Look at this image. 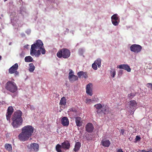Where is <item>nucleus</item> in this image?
<instances>
[{
  "label": "nucleus",
  "instance_id": "obj_17",
  "mask_svg": "<svg viewBox=\"0 0 152 152\" xmlns=\"http://www.w3.org/2000/svg\"><path fill=\"white\" fill-rule=\"evenodd\" d=\"M41 50H37L36 49H34V51H33L32 52V49H31L30 50V54L32 56L35 55L36 57H39L41 54Z\"/></svg>",
  "mask_w": 152,
  "mask_h": 152
},
{
  "label": "nucleus",
  "instance_id": "obj_49",
  "mask_svg": "<svg viewBox=\"0 0 152 152\" xmlns=\"http://www.w3.org/2000/svg\"><path fill=\"white\" fill-rule=\"evenodd\" d=\"M7 0H4V1H7Z\"/></svg>",
  "mask_w": 152,
  "mask_h": 152
},
{
  "label": "nucleus",
  "instance_id": "obj_9",
  "mask_svg": "<svg viewBox=\"0 0 152 152\" xmlns=\"http://www.w3.org/2000/svg\"><path fill=\"white\" fill-rule=\"evenodd\" d=\"M73 73V72L72 70H71L69 73L68 78L70 82L71 83H73L78 79V77L74 75Z\"/></svg>",
  "mask_w": 152,
  "mask_h": 152
},
{
  "label": "nucleus",
  "instance_id": "obj_36",
  "mask_svg": "<svg viewBox=\"0 0 152 152\" xmlns=\"http://www.w3.org/2000/svg\"><path fill=\"white\" fill-rule=\"evenodd\" d=\"M88 136H85L87 140H91L92 139V137L90 136L88 134Z\"/></svg>",
  "mask_w": 152,
  "mask_h": 152
},
{
  "label": "nucleus",
  "instance_id": "obj_35",
  "mask_svg": "<svg viewBox=\"0 0 152 152\" xmlns=\"http://www.w3.org/2000/svg\"><path fill=\"white\" fill-rule=\"evenodd\" d=\"M91 102V99H87L86 100V103L87 104H89Z\"/></svg>",
  "mask_w": 152,
  "mask_h": 152
},
{
  "label": "nucleus",
  "instance_id": "obj_23",
  "mask_svg": "<svg viewBox=\"0 0 152 152\" xmlns=\"http://www.w3.org/2000/svg\"><path fill=\"white\" fill-rule=\"evenodd\" d=\"M111 20L119 21V17L117 14H115L112 16L111 17Z\"/></svg>",
  "mask_w": 152,
  "mask_h": 152
},
{
  "label": "nucleus",
  "instance_id": "obj_15",
  "mask_svg": "<svg viewBox=\"0 0 152 152\" xmlns=\"http://www.w3.org/2000/svg\"><path fill=\"white\" fill-rule=\"evenodd\" d=\"M62 148L64 149H69L70 148V144L69 142L66 140L61 143Z\"/></svg>",
  "mask_w": 152,
  "mask_h": 152
},
{
  "label": "nucleus",
  "instance_id": "obj_30",
  "mask_svg": "<svg viewBox=\"0 0 152 152\" xmlns=\"http://www.w3.org/2000/svg\"><path fill=\"white\" fill-rule=\"evenodd\" d=\"M136 95V93H131L128 95V97L129 99H132Z\"/></svg>",
  "mask_w": 152,
  "mask_h": 152
},
{
  "label": "nucleus",
  "instance_id": "obj_44",
  "mask_svg": "<svg viewBox=\"0 0 152 152\" xmlns=\"http://www.w3.org/2000/svg\"><path fill=\"white\" fill-rule=\"evenodd\" d=\"M146 152H152V149H149L148 151H147Z\"/></svg>",
  "mask_w": 152,
  "mask_h": 152
},
{
  "label": "nucleus",
  "instance_id": "obj_8",
  "mask_svg": "<svg viewBox=\"0 0 152 152\" xmlns=\"http://www.w3.org/2000/svg\"><path fill=\"white\" fill-rule=\"evenodd\" d=\"M18 66L17 63L15 64L9 69V73L11 74L14 73L15 76L18 75L19 72L17 71Z\"/></svg>",
  "mask_w": 152,
  "mask_h": 152
},
{
  "label": "nucleus",
  "instance_id": "obj_5",
  "mask_svg": "<svg viewBox=\"0 0 152 152\" xmlns=\"http://www.w3.org/2000/svg\"><path fill=\"white\" fill-rule=\"evenodd\" d=\"M5 88L12 93L15 92L18 89L16 83L13 81H9L6 84Z\"/></svg>",
  "mask_w": 152,
  "mask_h": 152
},
{
  "label": "nucleus",
  "instance_id": "obj_20",
  "mask_svg": "<svg viewBox=\"0 0 152 152\" xmlns=\"http://www.w3.org/2000/svg\"><path fill=\"white\" fill-rule=\"evenodd\" d=\"M77 75L80 78L82 76H83L85 78H86L88 77L87 74L86 72H84L82 71H80L77 73Z\"/></svg>",
  "mask_w": 152,
  "mask_h": 152
},
{
  "label": "nucleus",
  "instance_id": "obj_27",
  "mask_svg": "<svg viewBox=\"0 0 152 152\" xmlns=\"http://www.w3.org/2000/svg\"><path fill=\"white\" fill-rule=\"evenodd\" d=\"M5 147L7 150L12 151V147L11 144L7 143L5 145Z\"/></svg>",
  "mask_w": 152,
  "mask_h": 152
},
{
  "label": "nucleus",
  "instance_id": "obj_4",
  "mask_svg": "<svg viewBox=\"0 0 152 152\" xmlns=\"http://www.w3.org/2000/svg\"><path fill=\"white\" fill-rule=\"evenodd\" d=\"M71 55L70 50L66 48L59 50L57 53V56L59 58H63L64 59L69 58Z\"/></svg>",
  "mask_w": 152,
  "mask_h": 152
},
{
  "label": "nucleus",
  "instance_id": "obj_48",
  "mask_svg": "<svg viewBox=\"0 0 152 152\" xmlns=\"http://www.w3.org/2000/svg\"><path fill=\"white\" fill-rule=\"evenodd\" d=\"M11 42H10V43H9V45H11Z\"/></svg>",
  "mask_w": 152,
  "mask_h": 152
},
{
  "label": "nucleus",
  "instance_id": "obj_11",
  "mask_svg": "<svg viewBox=\"0 0 152 152\" xmlns=\"http://www.w3.org/2000/svg\"><path fill=\"white\" fill-rule=\"evenodd\" d=\"M93 125L91 123H88L85 127L86 130L88 133L92 132L94 129Z\"/></svg>",
  "mask_w": 152,
  "mask_h": 152
},
{
  "label": "nucleus",
  "instance_id": "obj_33",
  "mask_svg": "<svg viewBox=\"0 0 152 152\" xmlns=\"http://www.w3.org/2000/svg\"><path fill=\"white\" fill-rule=\"evenodd\" d=\"M113 24L115 26H117L118 25L120 21L116 20H111Z\"/></svg>",
  "mask_w": 152,
  "mask_h": 152
},
{
  "label": "nucleus",
  "instance_id": "obj_14",
  "mask_svg": "<svg viewBox=\"0 0 152 152\" xmlns=\"http://www.w3.org/2000/svg\"><path fill=\"white\" fill-rule=\"evenodd\" d=\"M117 68L121 69H124L128 72H130L131 71V69L130 68V66L127 64H121L118 66Z\"/></svg>",
  "mask_w": 152,
  "mask_h": 152
},
{
  "label": "nucleus",
  "instance_id": "obj_24",
  "mask_svg": "<svg viewBox=\"0 0 152 152\" xmlns=\"http://www.w3.org/2000/svg\"><path fill=\"white\" fill-rule=\"evenodd\" d=\"M61 148H62V145L59 144H57L56 146V149L57 152H62Z\"/></svg>",
  "mask_w": 152,
  "mask_h": 152
},
{
  "label": "nucleus",
  "instance_id": "obj_13",
  "mask_svg": "<svg viewBox=\"0 0 152 152\" xmlns=\"http://www.w3.org/2000/svg\"><path fill=\"white\" fill-rule=\"evenodd\" d=\"M28 147L30 150L33 149L34 150L37 151L39 150V145L37 143H33L30 144L29 146H28Z\"/></svg>",
  "mask_w": 152,
  "mask_h": 152
},
{
  "label": "nucleus",
  "instance_id": "obj_37",
  "mask_svg": "<svg viewBox=\"0 0 152 152\" xmlns=\"http://www.w3.org/2000/svg\"><path fill=\"white\" fill-rule=\"evenodd\" d=\"M141 139V138L139 136H137L135 138V140L136 142H137L138 141H139Z\"/></svg>",
  "mask_w": 152,
  "mask_h": 152
},
{
  "label": "nucleus",
  "instance_id": "obj_1",
  "mask_svg": "<svg viewBox=\"0 0 152 152\" xmlns=\"http://www.w3.org/2000/svg\"><path fill=\"white\" fill-rule=\"evenodd\" d=\"M34 129V127L31 125L24 126L21 129V132L18 135L19 139L22 142L28 140L32 135Z\"/></svg>",
  "mask_w": 152,
  "mask_h": 152
},
{
  "label": "nucleus",
  "instance_id": "obj_3",
  "mask_svg": "<svg viewBox=\"0 0 152 152\" xmlns=\"http://www.w3.org/2000/svg\"><path fill=\"white\" fill-rule=\"evenodd\" d=\"M31 49H32V52L34 51V49H40L41 50V53L43 54H45L46 52V50L44 48L43 44L40 39L36 40L35 43L31 45Z\"/></svg>",
  "mask_w": 152,
  "mask_h": 152
},
{
  "label": "nucleus",
  "instance_id": "obj_31",
  "mask_svg": "<svg viewBox=\"0 0 152 152\" xmlns=\"http://www.w3.org/2000/svg\"><path fill=\"white\" fill-rule=\"evenodd\" d=\"M94 107L97 110H99L102 108V105L100 104H96L94 105Z\"/></svg>",
  "mask_w": 152,
  "mask_h": 152
},
{
  "label": "nucleus",
  "instance_id": "obj_26",
  "mask_svg": "<svg viewBox=\"0 0 152 152\" xmlns=\"http://www.w3.org/2000/svg\"><path fill=\"white\" fill-rule=\"evenodd\" d=\"M29 71L30 72H33L35 69V66H34L33 63H30L29 64Z\"/></svg>",
  "mask_w": 152,
  "mask_h": 152
},
{
  "label": "nucleus",
  "instance_id": "obj_34",
  "mask_svg": "<svg viewBox=\"0 0 152 152\" xmlns=\"http://www.w3.org/2000/svg\"><path fill=\"white\" fill-rule=\"evenodd\" d=\"M92 68L94 70H96L97 69V65L95 64L94 63L92 64Z\"/></svg>",
  "mask_w": 152,
  "mask_h": 152
},
{
  "label": "nucleus",
  "instance_id": "obj_19",
  "mask_svg": "<svg viewBox=\"0 0 152 152\" xmlns=\"http://www.w3.org/2000/svg\"><path fill=\"white\" fill-rule=\"evenodd\" d=\"M75 121L77 126L80 127L82 126L83 121L81 118L80 117H76L75 118Z\"/></svg>",
  "mask_w": 152,
  "mask_h": 152
},
{
  "label": "nucleus",
  "instance_id": "obj_32",
  "mask_svg": "<svg viewBox=\"0 0 152 152\" xmlns=\"http://www.w3.org/2000/svg\"><path fill=\"white\" fill-rule=\"evenodd\" d=\"M116 74V72L114 69H112L110 71V75L113 77H114Z\"/></svg>",
  "mask_w": 152,
  "mask_h": 152
},
{
  "label": "nucleus",
  "instance_id": "obj_7",
  "mask_svg": "<svg viewBox=\"0 0 152 152\" xmlns=\"http://www.w3.org/2000/svg\"><path fill=\"white\" fill-rule=\"evenodd\" d=\"M142 47L140 45L134 44L132 45L130 47V49L131 51L135 53H140Z\"/></svg>",
  "mask_w": 152,
  "mask_h": 152
},
{
  "label": "nucleus",
  "instance_id": "obj_16",
  "mask_svg": "<svg viewBox=\"0 0 152 152\" xmlns=\"http://www.w3.org/2000/svg\"><path fill=\"white\" fill-rule=\"evenodd\" d=\"M61 123L64 126H67L69 124L68 118L66 117H64L61 119Z\"/></svg>",
  "mask_w": 152,
  "mask_h": 152
},
{
  "label": "nucleus",
  "instance_id": "obj_43",
  "mask_svg": "<svg viewBox=\"0 0 152 152\" xmlns=\"http://www.w3.org/2000/svg\"><path fill=\"white\" fill-rule=\"evenodd\" d=\"M147 151L144 150H142L140 151V152H146Z\"/></svg>",
  "mask_w": 152,
  "mask_h": 152
},
{
  "label": "nucleus",
  "instance_id": "obj_45",
  "mask_svg": "<svg viewBox=\"0 0 152 152\" xmlns=\"http://www.w3.org/2000/svg\"><path fill=\"white\" fill-rule=\"evenodd\" d=\"M124 132V131L123 130H121V133L122 134H123Z\"/></svg>",
  "mask_w": 152,
  "mask_h": 152
},
{
  "label": "nucleus",
  "instance_id": "obj_2",
  "mask_svg": "<svg viewBox=\"0 0 152 152\" xmlns=\"http://www.w3.org/2000/svg\"><path fill=\"white\" fill-rule=\"evenodd\" d=\"M22 115V112L20 110H17L14 113L12 118V125L14 128H17L22 124L23 119Z\"/></svg>",
  "mask_w": 152,
  "mask_h": 152
},
{
  "label": "nucleus",
  "instance_id": "obj_25",
  "mask_svg": "<svg viewBox=\"0 0 152 152\" xmlns=\"http://www.w3.org/2000/svg\"><path fill=\"white\" fill-rule=\"evenodd\" d=\"M33 60V58L31 56H27L25 58V61L27 62H31Z\"/></svg>",
  "mask_w": 152,
  "mask_h": 152
},
{
  "label": "nucleus",
  "instance_id": "obj_40",
  "mask_svg": "<svg viewBox=\"0 0 152 152\" xmlns=\"http://www.w3.org/2000/svg\"><path fill=\"white\" fill-rule=\"evenodd\" d=\"M123 70H120L118 72V75H121L123 74Z\"/></svg>",
  "mask_w": 152,
  "mask_h": 152
},
{
  "label": "nucleus",
  "instance_id": "obj_18",
  "mask_svg": "<svg viewBox=\"0 0 152 152\" xmlns=\"http://www.w3.org/2000/svg\"><path fill=\"white\" fill-rule=\"evenodd\" d=\"M110 141L107 140L103 139L101 142V144L105 147H108L110 145Z\"/></svg>",
  "mask_w": 152,
  "mask_h": 152
},
{
  "label": "nucleus",
  "instance_id": "obj_22",
  "mask_svg": "<svg viewBox=\"0 0 152 152\" xmlns=\"http://www.w3.org/2000/svg\"><path fill=\"white\" fill-rule=\"evenodd\" d=\"M102 111L104 113V114H106L108 112L109 110V107L107 106L103 105L102 107Z\"/></svg>",
  "mask_w": 152,
  "mask_h": 152
},
{
  "label": "nucleus",
  "instance_id": "obj_29",
  "mask_svg": "<svg viewBox=\"0 0 152 152\" xmlns=\"http://www.w3.org/2000/svg\"><path fill=\"white\" fill-rule=\"evenodd\" d=\"M94 63L96 65H97L98 67L99 68L101 66V59L98 58L94 61Z\"/></svg>",
  "mask_w": 152,
  "mask_h": 152
},
{
  "label": "nucleus",
  "instance_id": "obj_6",
  "mask_svg": "<svg viewBox=\"0 0 152 152\" xmlns=\"http://www.w3.org/2000/svg\"><path fill=\"white\" fill-rule=\"evenodd\" d=\"M137 103L134 100H131L129 102V112L131 115H133L137 108Z\"/></svg>",
  "mask_w": 152,
  "mask_h": 152
},
{
  "label": "nucleus",
  "instance_id": "obj_41",
  "mask_svg": "<svg viewBox=\"0 0 152 152\" xmlns=\"http://www.w3.org/2000/svg\"><path fill=\"white\" fill-rule=\"evenodd\" d=\"M96 112L97 114H99L101 112H102V110H97L96 111Z\"/></svg>",
  "mask_w": 152,
  "mask_h": 152
},
{
  "label": "nucleus",
  "instance_id": "obj_38",
  "mask_svg": "<svg viewBox=\"0 0 152 152\" xmlns=\"http://www.w3.org/2000/svg\"><path fill=\"white\" fill-rule=\"evenodd\" d=\"M146 86L148 88H150L152 89V84L151 83H148L146 85Z\"/></svg>",
  "mask_w": 152,
  "mask_h": 152
},
{
  "label": "nucleus",
  "instance_id": "obj_12",
  "mask_svg": "<svg viewBox=\"0 0 152 152\" xmlns=\"http://www.w3.org/2000/svg\"><path fill=\"white\" fill-rule=\"evenodd\" d=\"M13 112V109L12 106L9 107L7 109L6 113V117L7 120H10L12 113Z\"/></svg>",
  "mask_w": 152,
  "mask_h": 152
},
{
  "label": "nucleus",
  "instance_id": "obj_46",
  "mask_svg": "<svg viewBox=\"0 0 152 152\" xmlns=\"http://www.w3.org/2000/svg\"><path fill=\"white\" fill-rule=\"evenodd\" d=\"M4 102L3 101H2V102H1V105L3 104L4 103Z\"/></svg>",
  "mask_w": 152,
  "mask_h": 152
},
{
  "label": "nucleus",
  "instance_id": "obj_42",
  "mask_svg": "<svg viewBox=\"0 0 152 152\" xmlns=\"http://www.w3.org/2000/svg\"><path fill=\"white\" fill-rule=\"evenodd\" d=\"M20 56L21 57H23L24 56L23 55V53H21L20 54Z\"/></svg>",
  "mask_w": 152,
  "mask_h": 152
},
{
  "label": "nucleus",
  "instance_id": "obj_21",
  "mask_svg": "<svg viewBox=\"0 0 152 152\" xmlns=\"http://www.w3.org/2000/svg\"><path fill=\"white\" fill-rule=\"evenodd\" d=\"M81 143L79 142H76L75 145V148L73 150L75 152L78 151L81 147Z\"/></svg>",
  "mask_w": 152,
  "mask_h": 152
},
{
  "label": "nucleus",
  "instance_id": "obj_10",
  "mask_svg": "<svg viewBox=\"0 0 152 152\" xmlns=\"http://www.w3.org/2000/svg\"><path fill=\"white\" fill-rule=\"evenodd\" d=\"M92 83H90L87 84L86 86V93L87 94L90 96H92L93 94L92 88Z\"/></svg>",
  "mask_w": 152,
  "mask_h": 152
},
{
  "label": "nucleus",
  "instance_id": "obj_39",
  "mask_svg": "<svg viewBox=\"0 0 152 152\" xmlns=\"http://www.w3.org/2000/svg\"><path fill=\"white\" fill-rule=\"evenodd\" d=\"M116 152H124L122 149H117L116 150Z\"/></svg>",
  "mask_w": 152,
  "mask_h": 152
},
{
  "label": "nucleus",
  "instance_id": "obj_47",
  "mask_svg": "<svg viewBox=\"0 0 152 152\" xmlns=\"http://www.w3.org/2000/svg\"><path fill=\"white\" fill-rule=\"evenodd\" d=\"M28 45H25V46H24V47H25V48H27V47H28Z\"/></svg>",
  "mask_w": 152,
  "mask_h": 152
},
{
  "label": "nucleus",
  "instance_id": "obj_28",
  "mask_svg": "<svg viewBox=\"0 0 152 152\" xmlns=\"http://www.w3.org/2000/svg\"><path fill=\"white\" fill-rule=\"evenodd\" d=\"M66 103V99L65 97H62L60 100V104L63 105H65Z\"/></svg>",
  "mask_w": 152,
  "mask_h": 152
},
{
  "label": "nucleus",
  "instance_id": "obj_50",
  "mask_svg": "<svg viewBox=\"0 0 152 152\" xmlns=\"http://www.w3.org/2000/svg\"><path fill=\"white\" fill-rule=\"evenodd\" d=\"M0 105H1V101H0Z\"/></svg>",
  "mask_w": 152,
  "mask_h": 152
}]
</instances>
